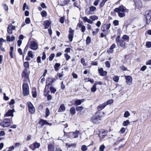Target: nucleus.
I'll use <instances>...</instances> for the list:
<instances>
[{"label":"nucleus","mask_w":151,"mask_h":151,"mask_svg":"<svg viewBox=\"0 0 151 151\" xmlns=\"http://www.w3.org/2000/svg\"><path fill=\"white\" fill-rule=\"evenodd\" d=\"M114 12L117 13L119 17L121 18L125 17V13L128 12V9H126L123 5H121L118 7L115 8L114 9Z\"/></svg>","instance_id":"obj_1"},{"label":"nucleus","mask_w":151,"mask_h":151,"mask_svg":"<svg viewBox=\"0 0 151 151\" xmlns=\"http://www.w3.org/2000/svg\"><path fill=\"white\" fill-rule=\"evenodd\" d=\"M23 94L24 96L28 95L29 93L28 85L27 83H24L23 85Z\"/></svg>","instance_id":"obj_2"},{"label":"nucleus","mask_w":151,"mask_h":151,"mask_svg":"<svg viewBox=\"0 0 151 151\" xmlns=\"http://www.w3.org/2000/svg\"><path fill=\"white\" fill-rule=\"evenodd\" d=\"M11 120L9 119H5L0 124V125L4 127H8L11 124Z\"/></svg>","instance_id":"obj_3"},{"label":"nucleus","mask_w":151,"mask_h":151,"mask_svg":"<svg viewBox=\"0 0 151 151\" xmlns=\"http://www.w3.org/2000/svg\"><path fill=\"white\" fill-rule=\"evenodd\" d=\"M27 105L29 112L31 114L34 113L35 111V109L32 104L30 102H28L27 103Z\"/></svg>","instance_id":"obj_4"},{"label":"nucleus","mask_w":151,"mask_h":151,"mask_svg":"<svg viewBox=\"0 0 151 151\" xmlns=\"http://www.w3.org/2000/svg\"><path fill=\"white\" fill-rule=\"evenodd\" d=\"M29 47L32 50H36L38 48V45L36 42L32 41L31 42Z\"/></svg>","instance_id":"obj_5"},{"label":"nucleus","mask_w":151,"mask_h":151,"mask_svg":"<svg viewBox=\"0 0 151 151\" xmlns=\"http://www.w3.org/2000/svg\"><path fill=\"white\" fill-rule=\"evenodd\" d=\"M40 146V144L37 142H35L30 145L29 147L33 150H35L36 148H39Z\"/></svg>","instance_id":"obj_6"},{"label":"nucleus","mask_w":151,"mask_h":151,"mask_svg":"<svg viewBox=\"0 0 151 151\" xmlns=\"http://www.w3.org/2000/svg\"><path fill=\"white\" fill-rule=\"evenodd\" d=\"M15 111V110L14 109H13L12 110H8L7 112L5 114V116H13V112Z\"/></svg>","instance_id":"obj_7"},{"label":"nucleus","mask_w":151,"mask_h":151,"mask_svg":"<svg viewBox=\"0 0 151 151\" xmlns=\"http://www.w3.org/2000/svg\"><path fill=\"white\" fill-rule=\"evenodd\" d=\"M134 2L136 8L139 9L142 7V2L140 0H134Z\"/></svg>","instance_id":"obj_8"},{"label":"nucleus","mask_w":151,"mask_h":151,"mask_svg":"<svg viewBox=\"0 0 151 151\" xmlns=\"http://www.w3.org/2000/svg\"><path fill=\"white\" fill-rule=\"evenodd\" d=\"M119 45L122 48L125 49L126 48L127 44L126 43L125 41L123 40H121Z\"/></svg>","instance_id":"obj_9"},{"label":"nucleus","mask_w":151,"mask_h":151,"mask_svg":"<svg viewBox=\"0 0 151 151\" xmlns=\"http://www.w3.org/2000/svg\"><path fill=\"white\" fill-rule=\"evenodd\" d=\"M125 78L126 80V82L127 84L130 85L132 83V78L130 76H125Z\"/></svg>","instance_id":"obj_10"},{"label":"nucleus","mask_w":151,"mask_h":151,"mask_svg":"<svg viewBox=\"0 0 151 151\" xmlns=\"http://www.w3.org/2000/svg\"><path fill=\"white\" fill-rule=\"evenodd\" d=\"M29 69L24 68L23 71V75L26 77H28L29 73Z\"/></svg>","instance_id":"obj_11"},{"label":"nucleus","mask_w":151,"mask_h":151,"mask_svg":"<svg viewBox=\"0 0 151 151\" xmlns=\"http://www.w3.org/2000/svg\"><path fill=\"white\" fill-rule=\"evenodd\" d=\"M55 81L54 78H48L46 81V84H47L48 85L51 84Z\"/></svg>","instance_id":"obj_12"},{"label":"nucleus","mask_w":151,"mask_h":151,"mask_svg":"<svg viewBox=\"0 0 151 151\" xmlns=\"http://www.w3.org/2000/svg\"><path fill=\"white\" fill-rule=\"evenodd\" d=\"M39 124L42 126H44L45 124L52 125V124L48 123L46 120L41 119L39 122Z\"/></svg>","instance_id":"obj_13"},{"label":"nucleus","mask_w":151,"mask_h":151,"mask_svg":"<svg viewBox=\"0 0 151 151\" xmlns=\"http://www.w3.org/2000/svg\"><path fill=\"white\" fill-rule=\"evenodd\" d=\"M116 45L115 44H113L111 46L110 48L107 50V52L109 53H112L113 52V49L114 48L116 47Z\"/></svg>","instance_id":"obj_14"},{"label":"nucleus","mask_w":151,"mask_h":151,"mask_svg":"<svg viewBox=\"0 0 151 151\" xmlns=\"http://www.w3.org/2000/svg\"><path fill=\"white\" fill-rule=\"evenodd\" d=\"M81 19H82L83 21L85 22H87L88 23L90 24H92L93 23V22H92V21H91L89 19H88L87 17H82Z\"/></svg>","instance_id":"obj_15"},{"label":"nucleus","mask_w":151,"mask_h":151,"mask_svg":"<svg viewBox=\"0 0 151 151\" xmlns=\"http://www.w3.org/2000/svg\"><path fill=\"white\" fill-rule=\"evenodd\" d=\"M146 19L147 20V19H150L151 17V11H147L145 13Z\"/></svg>","instance_id":"obj_16"},{"label":"nucleus","mask_w":151,"mask_h":151,"mask_svg":"<svg viewBox=\"0 0 151 151\" xmlns=\"http://www.w3.org/2000/svg\"><path fill=\"white\" fill-rule=\"evenodd\" d=\"M85 100L84 99H77L75 101V104L76 106L80 105Z\"/></svg>","instance_id":"obj_17"},{"label":"nucleus","mask_w":151,"mask_h":151,"mask_svg":"<svg viewBox=\"0 0 151 151\" xmlns=\"http://www.w3.org/2000/svg\"><path fill=\"white\" fill-rule=\"evenodd\" d=\"M106 106V104L105 103V102L100 105H99L97 107V109L99 111H100L103 109Z\"/></svg>","instance_id":"obj_18"},{"label":"nucleus","mask_w":151,"mask_h":151,"mask_svg":"<svg viewBox=\"0 0 151 151\" xmlns=\"http://www.w3.org/2000/svg\"><path fill=\"white\" fill-rule=\"evenodd\" d=\"M54 146L53 145L51 144H49L47 147L48 151H54Z\"/></svg>","instance_id":"obj_19"},{"label":"nucleus","mask_w":151,"mask_h":151,"mask_svg":"<svg viewBox=\"0 0 151 151\" xmlns=\"http://www.w3.org/2000/svg\"><path fill=\"white\" fill-rule=\"evenodd\" d=\"M11 23H10L9 25L7 27V32L9 34H11L12 33V29L11 28Z\"/></svg>","instance_id":"obj_20"},{"label":"nucleus","mask_w":151,"mask_h":151,"mask_svg":"<svg viewBox=\"0 0 151 151\" xmlns=\"http://www.w3.org/2000/svg\"><path fill=\"white\" fill-rule=\"evenodd\" d=\"M79 132L76 130L75 132H72L71 133L72 134V137L74 138H77L78 136V134Z\"/></svg>","instance_id":"obj_21"},{"label":"nucleus","mask_w":151,"mask_h":151,"mask_svg":"<svg viewBox=\"0 0 151 151\" xmlns=\"http://www.w3.org/2000/svg\"><path fill=\"white\" fill-rule=\"evenodd\" d=\"M65 110V107L64 105L62 104L60 106L58 110V112H62Z\"/></svg>","instance_id":"obj_22"},{"label":"nucleus","mask_w":151,"mask_h":151,"mask_svg":"<svg viewBox=\"0 0 151 151\" xmlns=\"http://www.w3.org/2000/svg\"><path fill=\"white\" fill-rule=\"evenodd\" d=\"M50 24V22L48 20H46L44 21V25L45 29L48 28Z\"/></svg>","instance_id":"obj_23"},{"label":"nucleus","mask_w":151,"mask_h":151,"mask_svg":"<svg viewBox=\"0 0 151 151\" xmlns=\"http://www.w3.org/2000/svg\"><path fill=\"white\" fill-rule=\"evenodd\" d=\"M32 96L34 98H35L37 96V92L36 89L35 88H33L32 91Z\"/></svg>","instance_id":"obj_24"},{"label":"nucleus","mask_w":151,"mask_h":151,"mask_svg":"<svg viewBox=\"0 0 151 151\" xmlns=\"http://www.w3.org/2000/svg\"><path fill=\"white\" fill-rule=\"evenodd\" d=\"M98 19V17L95 15H92L90 17L89 19L92 21V22H93V21L97 20Z\"/></svg>","instance_id":"obj_25"},{"label":"nucleus","mask_w":151,"mask_h":151,"mask_svg":"<svg viewBox=\"0 0 151 151\" xmlns=\"http://www.w3.org/2000/svg\"><path fill=\"white\" fill-rule=\"evenodd\" d=\"M23 66L24 68H29V64L27 62H24L23 63Z\"/></svg>","instance_id":"obj_26"},{"label":"nucleus","mask_w":151,"mask_h":151,"mask_svg":"<svg viewBox=\"0 0 151 151\" xmlns=\"http://www.w3.org/2000/svg\"><path fill=\"white\" fill-rule=\"evenodd\" d=\"M122 38L124 40H126L127 42H128L129 40V37L127 35H124L122 37Z\"/></svg>","instance_id":"obj_27"},{"label":"nucleus","mask_w":151,"mask_h":151,"mask_svg":"<svg viewBox=\"0 0 151 151\" xmlns=\"http://www.w3.org/2000/svg\"><path fill=\"white\" fill-rule=\"evenodd\" d=\"M60 66V63H56L55 64L54 68L55 71H57L58 70V68Z\"/></svg>","instance_id":"obj_28"},{"label":"nucleus","mask_w":151,"mask_h":151,"mask_svg":"<svg viewBox=\"0 0 151 151\" xmlns=\"http://www.w3.org/2000/svg\"><path fill=\"white\" fill-rule=\"evenodd\" d=\"M130 123V122L129 120H127L126 121H124L122 123V125L124 126H128Z\"/></svg>","instance_id":"obj_29"},{"label":"nucleus","mask_w":151,"mask_h":151,"mask_svg":"<svg viewBox=\"0 0 151 151\" xmlns=\"http://www.w3.org/2000/svg\"><path fill=\"white\" fill-rule=\"evenodd\" d=\"M45 113V117H47L49 116V115L50 114V110L48 108H46V109Z\"/></svg>","instance_id":"obj_30"},{"label":"nucleus","mask_w":151,"mask_h":151,"mask_svg":"<svg viewBox=\"0 0 151 151\" xmlns=\"http://www.w3.org/2000/svg\"><path fill=\"white\" fill-rule=\"evenodd\" d=\"M28 56H29L30 58H34V56L32 53V52L31 51H29L27 53Z\"/></svg>","instance_id":"obj_31"},{"label":"nucleus","mask_w":151,"mask_h":151,"mask_svg":"<svg viewBox=\"0 0 151 151\" xmlns=\"http://www.w3.org/2000/svg\"><path fill=\"white\" fill-rule=\"evenodd\" d=\"M15 101L14 99H11V101L9 103V104L10 106V107L11 108H13L14 106L13 104L14 103Z\"/></svg>","instance_id":"obj_32"},{"label":"nucleus","mask_w":151,"mask_h":151,"mask_svg":"<svg viewBox=\"0 0 151 151\" xmlns=\"http://www.w3.org/2000/svg\"><path fill=\"white\" fill-rule=\"evenodd\" d=\"M91 120L92 122L94 123H96L98 120L96 116H93L91 118Z\"/></svg>","instance_id":"obj_33"},{"label":"nucleus","mask_w":151,"mask_h":151,"mask_svg":"<svg viewBox=\"0 0 151 151\" xmlns=\"http://www.w3.org/2000/svg\"><path fill=\"white\" fill-rule=\"evenodd\" d=\"M73 34L72 33H69V34L68 38L70 42L72 41Z\"/></svg>","instance_id":"obj_34"},{"label":"nucleus","mask_w":151,"mask_h":151,"mask_svg":"<svg viewBox=\"0 0 151 151\" xmlns=\"http://www.w3.org/2000/svg\"><path fill=\"white\" fill-rule=\"evenodd\" d=\"M130 115V114L128 111H125L124 114V117L125 118H127Z\"/></svg>","instance_id":"obj_35"},{"label":"nucleus","mask_w":151,"mask_h":151,"mask_svg":"<svg viewBox=\"0 0 151 151\" xmlns=\"http://www.w3.org/2000/svg\"><path fill=\"white\" fill-rule=\"evenodd\" d=\"M96 9V8L94 6H91L89 7L90 10L91 11V12L93 13V12L95 11Z\"/></svg>","instance_id":"obj_36"},{"label":"nucleus","mask_w":151,"mask_h":151,"mask_svg":"<svg viewBox=\"0 0 151 151\" xmlns=\"http://www.w3.org/2000/svg\"><path fill=\"white\" fill-rule=\"evenodd\" d=\"M91 91L93 92H94L96 91V86L94 84V85L91 88Z\"/></svg>","instance_id":"obj_37"},{"label":"nucleus","mask_w":151,"mask_h":151,"mask_svg":"<svg viewBox=\"0 0 151 151\" xmlns=\"http://www.w3.org/2000/svg\"><path fill=\"white\" fill-rule=\"evenodd\" d=\"M113 80L116 82H118L119 80V77L117 76H115L113 77Z\"/></svg>","instance_id":"obj_38"},{"label":"nucleus","mask_w":151,"mask_h":151,"mask_svg":"<svg viewBox=\"0 0 151 151\" xmlns=\"http://www.w3.org/2000/svg\"><path fill=\"white\" fill-rule=\"evenodd\" d=\"M81 63L84 65L86 66L87 65L86 63L85 62V59L83 58H82L81 59Z\"/></svg>","instance_id":"obj_39"},{"label":"nucleus","mask_w":151,"mask_h":151,"mask_svg":"<svg viewBox=\"0 0 151 151\" xmlns=\"http://www.w3.org/2000/svg\"><path fill=\"white\" fill-rule=\"evenodd\" d=\"M87 149V148L86 146L83 145L81 146V150L82 151H86Z\"/></svg>","instance_id":"obj_40"},{"label":"nucleus","mask_w":151,"mask_h":151,"mask_svg":"<svg viewBox=\"0 0 151 151\" xmlns=\"http://www.w3.org/2000/svg\"><path fill=\"white\" fill-rule=\"evenodd\" d=\"M55 56V55L54 53L51 54L49 56V60L50 61H52L53 59L54 58V57Z\"/></svg>","instance_id":"obj_41"},{"label":"nucleus","mask_w":151,"mask_h":151,"mask_svg":"<svg viewBox=\"0 0 151 151\" xmlns=\"http://www.w3.org/2000/svg\"><path fill=\"white\" fill-rule=\"evenodd\" d=\"M83 108L82 106L77 107L76 108V110L77 111H81L83 110Z\"/></svg>","instance_id":"obj_42"},{"label":"nucleus","mask_w":151,"mask_h":151,"mask_svg":"<svg viewBox=\"0 0 151 151\" xmlns=\"http://www.w3.org/2000/svg\"><path fill=\"white\" fill-rule=\"evenodd\" d=\"M41 15L43 17H45L47 16V14L46 12L45 11H43L41 13Z\"/></svg>","instance_id":"obj_43"},{"label":"nucleus","mask_w":151,"mask_h":151,"mask_svg":"<svg viewBox=\"0 0 151 151\" xmlns=\"http://www.w3.org/2000/svg\"><path fill=\"white\" fill-rule=\"evenodd\" d=\"M70 113L71 114H74L76 113L75 109L74 107L71 108L70 109Z\"/></svg>","instance_id":"obj_44"},{"label":"nucleus","mask_w":151,"mask_h":151,"mask_svg":"<svg viewBox=\"0 0 151 151\" xmlns=\"http://www.w3.org/2000/svg\"><path fill=\"white\" fill-rule=\"evenodd\" d=\"M108 0H102L100 4V6L101 7L103 6L104 5L105 3Z\"/></svg>","instance_id":"obj_45"},{"label":"nucleus","mask_w":151,"mask_h":151,"mask_svg":"<svg viewBox=\"0 0 151 151\" xmlns=\"http://www.w3.org/2000/svg\"><path fill=\"white\" fill-rule=\"evenodd\" d=\"M120 36H118L116 39V42L117 43V45H118L119 43H120V41H121V40H120Z\"/></svg>","instance_id":"obj_46"},{"label":"nucleus","mask_w":151,"mask_h":151,"mask_svg":"<svg viewBox=\"0 0 151 151\" xmlns=\"http://www.w3.org/2000/svg\"><path fill=\"white\" fill-rule=\"evenodd\" d=\"M146 46L147 48H150L151 47V42H146Z\"/></svg>","instance_id":"obj_47"},{"label":"nucleus","mask_w":151,"mask_h":151,"mask_svg":"<svg viewBox=\"0 0 151 151\" xmlns=\"http://www.w3.org/2000/svg\"><path fill=\"white\" fill-rule=\"evenodd\" d=\"M113 102V99H110L107 101L106 102H105L106 104V105L108 104H110Z\"/></svg>","instance_id":"obj_48"},{"label":"nucleus","mask_w":151,"mask_h":151,"mask_svg":"<svg viewBox=\"0 0 151 151\" xmlns=\"http://www.w3.org/2000/svg\"><path fill=\"white\" fill-rule=\"evenodd\" d=\"M113 24L115 26L118 25L119 24V21L116 20H114L113 22Z\"/></svg>","instance_id":"obj_49"},{"label":"nucleus","mask_w":151,"mask_h":151,"mask_svg":"<svg viewBox=\"0 0 151 151\" xmlns=\"http://www.w3.org/2000/svg\"><path fill=\"white\" fill-rule=\"evenodd\" d=\"M85 13L86 14L88 15L90 14H92L93 13L91 12V11L90 10H88V9H86L85 11Z\"/></svg>","instance_id":"obj_50"},{"label":"nucleus","mask_w":151,"mask_h":151,"mask_svg":"<svg viewBox=\"0 0 151 151\" xmlns=\"http://www.w3.org/2000/svg\"><path fill=\"white\" fill-rule=\"evenodd\" d=\"M105 147L104 145H101L99 147V150L100 151H104Z\"/></svg>","instance_id":"obj_51"},{"label":"nucleus","mask_w":151,"mask_h":151,"mask_svg":"<svg viewBox=\"0 0 151 151\" xmlns=\"http://www.w3.org/2000/svg\"><path fill=\"white\" fill-rule=\"evenodd\" d=\"M64 56L66 60H68L70 58V56L66 53L64 54Z\"/></svg>","instance_id":"obj_52"},{"label":"nucleus","mask_w":151,"mask_h":151,"mask_svg":"<svg viewBox=\"0 0 151 151\" xmlns=\"http://www.w3.org/2000/svg\"><path fill=\"white\" fill-rule=\"evenodd\" d=\"M91 42V38L90 37H88L86 38V42L87 44H88Z\"/></svg>","instance_id":"obj_53"},{"label":"nucleus","mask_w":151,"mask_h":151,"mask_svg":"<svg viewBox=\"0 0 151 151\" xmlns=\"http://www.w3.org/2000/svg\"><path fill=\"white\" fill-rule=\"evenodd\" d=\"M106 66L108 68H110V65L109 61H107L105 62V63Z\"/></svg>","instance_id":"obj_54"},{"label":"nucleus","mask_w":151,"mask_h":151,"mask_svg":"<svg viewBox=\"0 0 151 151\" xmlns=\"http://www.w3.org/2000/svg\"><path fill=\"white\" fill-rule=\"evenodd\" d=\"M5 41L2 38H0V47L2 45V42H4Z\"/></svg>","instance_id":"obj_55"},{"label":"nucleus","mask_w":151,"mask_h":151,"mask_svg":"<svg viewBox=\"0 0 151 151\" xmlns=\"http://www.w3.org/2000/svg\"><path fill=\"white\" fill-rule=\"evenodd\" d=\"M46 58V54L45 52H43L42 53V60H45Z\"/></svg>","instance_id":"obj_56"},{"label":"nucleus","mask_w":151,"mask_h":151,"mask_svg":"<svg viewBox=\"0 0 151 151\" xmlns=\"http://www.w3.org/2000/svg\"><path fill=\"white\" fill-rule=\"evenodd\" d=\"M60 22L62 24L64 22V18L63 17H61L60 18Z\"/></svg>","instance_id":"obj_57"},{"label":"nucleus","mask_w":151,"mask_h":151,"mask_svg":"<svg viewBox=\"0 0 151 151\" xmlns=\"http://www.w3.org/2000/svg\"><path fill=\"white\" fill-rule=\"evenodd\" d=\"M25 22L27 24H29L30 22V20L29 18H27L25 20Z\"/></svg>","instance_id":"obj_58"},{"label":"nucleus","mask_w":151,"mask_h":151,"mask_svg":"<svg viewBox=\"0 0 151 151\" xmlns=\"http://www.w3.org/2000/svg\"><path fill=\"white\" fill-rule=\"evenodd\" d=\"M99 31V29L97 28L95 29V30L93 31L92 33L94 35L98 32Z\"/></svg>","instance_id":"obj_59"},{"label":"nucleus","mask_w":151,"mask_h":151,"mask_svg":"<svg viewBox=\"0 0 151 151\" xmlns=\"http://www.w3.org/2000/svg\"><path fill=\"white\" fill-rule=\"evenodd\" d=\"M104 71L103 69L102 68H101L100 69H98V72L101 75V73H102Z\"/></svg>","instance_id":"obj_60"},{"label":"nucleus","mask_w":151,"mask_h":151,"mask_svg":"<svg viewBox=\"0 0 151 151\" xmlns=\"http://www.w3.org/2000/svg\"><path fill=\"white\" fill-rule=\"evenodd\" d=\"M147 68V66L146 65L143 66L141 68V70L142 71H144Z\"/></svg>","instance_id":"obj_61"},{"label":"nucleus","mask_w":151,"mask_h":151,"mask_svg":"<svg viewBox=\"0 0 151 151\" xmlns=\"http://www.w3.org/2000/svg\"><path fill=\"white\" fill-rule=\"evenodd\" d=\"M22 41L20 40H19L17 41V46L19 47H20L22 44Z\"/></svg>","instance_id":"obj_62"},{"label":"nucleus","mask_w":151,"mask_h":151,"mask_svg":"<svg viewBox=\"0 0 151 151\" xmlns=\"http://www.w3.org/2000/svg\"><path fill=\"white\" fill-rule=\"evenodd\" d=\"M125 129L124 127H122L120 131L121 133L122 134V133H124L125 132Z\"/></svg>","instance_id":"obj_63"},{"label":"nucleus","mask_w":151,"mask_h":151,"mask_svg":"<svg viewBox=\"0 0 151 151\" xmlns=\"http://www.w3.org/2000/svg\"><path fill=\"white\" fill-rule=\"evenodd\" d=\"M146 65H151V59L148 60L146 63Z\"/></svg>","instance_id":"obj_64"}]
</instances>
